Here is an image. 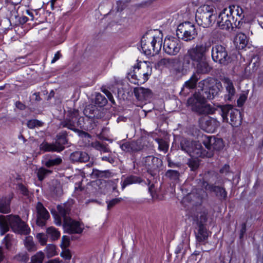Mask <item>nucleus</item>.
I'll list each match as a JSON object with an SVG mask.
<instances>
[{
    "mask_svg": "<svg viewBox=\"0 0 263 263\" xmlns=\"http://www.w3.org/2000/svg\"><path fill=\"white\" fill-rule=\"evenodd\" d=\"M58 214H53L54 223L57 226L62 225L61 217L63 218V227L64 231L69 234H81L83 228L80 223L72 219L69 216L71 208L69 205L63 204L57 206Z\"/></svg>",
    "mask_w": 263,
    "mask_h": 263,
    "instance_id": "nucleus-1",
    "label": "nucleus"
},
{
    "mask_svg": "<svg viewBox=\"0 0 263 263\" xmlns=\"http://www.w3.org/2000/svg\"><path fill=\"white\" fill-rule=\"evenodd\" d=\"M212 42L210 40L203 41L187 49L182 58L183 69H189L191 64L195 65V63L206 59V53L209 51Z\"/></svg>",
    "mask_w": 263,
    "mask_h": 263,
    "instance_id": "nucleus-2",
    "label": "nucleus"
},
{
    "mask_svg": "<svg viewBox=\"0 0 263 263\" xmlns=\"http://www.w3.org/2000/svg\"><path fill=\"white\" fill-rule=\"evenodd\" d=\"M15 233L27 235L30 233L28 225L17 215H0V234L4 235L10 230Z\"/></svg>",
    "mask_w": 263,
    "mask_h": 263,
    "instance_id": "nucleus-3",
    "label": "nucleus"
},
{
    "mask_svg": "<svg viewBox=\"0 0 263 263\" xmlns=\"http://www.w3.org/2000/svg\"><path fill=\"white\" fill-rule=\"evenodd\" d=\"M202 88V93L195 95L194 97L187 100V103L192 106V109L199 114H209L212 113L209 105L205 104V99L212 100L214 98V92H211L209 89Z\"/></svg>",
    "mask_w": 263,
    "mask_h": 263,
    "instance_id": "nucleus-4",
    "label": "nucleus"
},
{
    "mask_svg": "<svg viewBox=\"0 0 263 263\" xmlns=\"http://www.w3.org/2000/svg\"><path fill=\"white\" fill-rule=\"evenodd\" d=\"M162 34H154L153 32L145 33L141 40V49L146 55H154L159 53L162 46Z\"/></svg>",
    "mask_w": 263,
    "mask_h": 263,
    "instance_id": "nucleus-5",
    "label": "nucleus"
},
{
    "mask_svg": "<svg viewBox=\"0 0 263 263\" xmlns=\"http://www.w3.org/2000/svg\"><path fill=\"white\" fill-rule=\"evenodd\" d=\"M216 18V10L212 5H204L198 11L196 20L199 25L203 28L209 27L214 23Z\"/></svg>",
    "mask_w": 263,
    "mask_h": 263,
    "instance_id": "nucleus-6",
    "label": "nucleus"
},
{
    "mask_svg": "<svg viewBox=\"0 0 263 263\" xmlns=\"http://www.w3.org/2000/svg\"><path fill=\"white\" fill-rule=\"evenodd\" d=\"M223 121L229 123L232 126H238L241 124V117L239 110L231 105L218 106Z\"/></svg>",
    "mask_w": 263,
    "mask_h": 263,
    "instance_id": "nucleus-7",
    "label": "nucleus"
},
{
    "mask_svg": "<svg viewBox=\"0 0 263 263\" xmlns=\"http://www.w3.org/2000/svg\"><path fill=\"white\" fill-rule=\"evenodd\" d=\"M202 143L207 150L201 148V157H211L214 151H219L223 147V141L220 138L214 136H205L203 137Z\"/></svg>",
    "mask_w": 263,
    "mask_h": 263,
    "instance_id": "nucleus-8",
    "label": "nucleus"
},
{
    "mask_svg": "<svg viewBox=\"0 0 263 263\" xmlns=\"http://www.w3.org/2000/svg\"><path fill=\"white\" fill-rule=\"evenodd\" d=\"M152 73V66L149 62L145 61L138 63L137 68L134 70V73L132 76V79L135 80L134 83L138 85L146 82Z\"/></svg>",
    "mask_w": 263,
    "mask_h": 263,
    "instance_id": "nucleus-9",
    "label": "nucleus"
},
{
    "mask_svg": "<svg viewBox=\"0 0 263 263\" xmlns=\"http://www.w3.org/2000/svg\"><path fill=\"white\" fill-rule=\"evenodd\" d=\"M176 35L178 39L185 42L194 40L197 35V31L195 25L189 22L179 24L176 30Z\"/></svg>",
    "mask_w": 263,
    "mask_h": 263,
    "instance_id": "nucleus-10",
    "label": "nucleus"
},
{
    "mask_svg": "<svg viewBox=\"0 0 263 263\" xmlns=\"http://www.w3.org/2000/svg\"><path fill=\"white\" fill-rule=\"evenodd\" d=\"M181 149L190 156L201 157L202 145L198 142L183 138L180 141Z\"/></svg>",
    "mask_w": 263,
    "mask_h": 263,
    "instance_id": "nucleus-11",
    "label": "nucleus"
},
{
    "mask_svg": "<svg viewBox=\"0 0 263 263\" xmlns=\"http://www.w3.org/2000/svg\"><path fill=\"white\" fill-rule=\"evenodd\" d=\"M213 60L223 65H228L231 61V58L228 54L226 48L221 45H216L211 50Z\"/></svg>",
    "mask_w": 263,
    "mask_h": 263,
    "instance_id": "nucleus-12",
    "label": "nucleus"
},
{
    "mask_svg": "<svg viewBox=\"0 0 263 263\" xmlns=\"http://www.w3.org/2000/svg\"><path fill=\"white\" fill-rule=\"evenodd\" d=\"M77 110H73L69 112L67 117L61 123V126L66 127L75 132H79L78 127H81Z\"/></svg>",
    "mask_w": 263,
    "mask_h": 263,
    "instance_id": "nucleus-13",
    "label": "nucleus"
},
{
    "mask_svg": "<svg viewBox=\"0 0 263 263\" xmlns=\"http://www.w3.org/2000/svg\"><path fill=\"white\" fill-rule=\"evenodd\" d=\"M181 48V44L179 40L173 36L165 37L163 49L165 53L170 55H176Z\"/></svg>",
    "mask_w": 263,
    "mask_h": 263,
    "instance_id": "nucleus-14",
    "label": "nucleus"
},
{
    "mask_svg": "<svg viewBox=\"0 0 263 263\" xmlns=\"http://www.w3.org/2000/svg\"><path fill=\"white\" fill-rule=\"evenodd\" d=\"M232 7L224 9L219 14L217 18V24L222 29L228 30L232 27V20H234L233 16L231 15Z\"/></svg>",
    "mask_w": 263,
    "mask_h": 263,
    "instance_id": "nucleus-15",
    "label": "nucleus"
},
{
    "mask_svg": "<svg viewBox=\"0 0 263 263\" xmlns=\"http://www.w3.org/2000/svg\"><path fill=\"white\" fill-rule=\"evenodd\" d=\"M142 163L147 170V172L152 175L154 172L158 170L162 164V161L160 159L153 156L145 157L143 158Z\"/></svg>",
    "mask_w": 263,
    "mask_h": 263,
    "instance_id": "nucleus-16",
    "label": "nucleus"
},
{
    "mask_svg": "<svg viewBox=\"0 0 263 263\" xmlns=\"http://www.w3.org/2000/svg\"><path fill=\"white\" fill-rule=\"evenodd\" d=\"M36 222L37 225L40 227L45 226L46 224L47 220L50 217L49 212L43 206V204L40 202H37V203L36 204Z\"/></svg>",
    "mask_w": 263,
    "mask_h": 263,
    "instance_id": "nucleus-17",
    "label": "nucleus"
},
{
    "mask_svg": "<svg viewBox=\"0 0 263 263\" xmlns=\"http://www.w3.org/2000/svg\"><path fill=\"white\" fill-rule=\"evenodd\" d=\"M202 187L206 191L214 192L216 196L221 201L226 200L227 198V192L225 189L222 187L210 184L206 181H203Z\"/></svg>",
    "mask_w": 263,
    "mask_h": 263,
    "instance_id": "nucleus-18",
    "label": "nucleus"
},
{
    "mask_svg": "<svg viewBox=\"0 0 263 263\" xmlns=\"http://www.w3.org/2000/svg\"><path fill=\"white\" fill-rule=\"evenodd\" d=\"M202 128L206 132L213 133L219 126V123L215 119L205 117L201 121Z\"/></svg>",
    "mask_w": 263,
    "mask_h": 263,
    "instance_id": "nucleus-19",
    "label": "nucleus"
},
{
    "mask_svg": "<svg viewBox=\"0 0 263 263\" xmlns=\"http://www.w3.org/2000/svg\"><path fill=\"white\" fill-rule=\"evenodd\" d=\"M222 82L226 90L224 99L227 101H232L235 95L236 90L232 81L228 77H224Z\"/></svg>",
    "mask_w": 263,
    "mask_h": 263,
    "instance_id": "nucleus-20",
    "label": "nucleus"
},
{
    "mask_svg": "<svg viewBox=\"0 0 263 263\" xmlns=\"http://www.w3.org/2000/svg\"><path fill=\"white\" fill-rule=\"evenodd\" d=\"M195 66L196 74H206L209 73L211 68L206 59L201 60V61L195 63Z\"/></svg>",
    "mask_w": 263,
    "mask_h": 263,
    "instance_id": "nucleus-21",
    "label": "nucleus"
},
{
    "mask_svg": "<svg viewBox=\"0 0 263 263\" xmlns=\"http://www.w3.org/2000/svg\"><path fill=\"white\" fill-rule=\"evenodd\" d=\"M204 192L202 190H200L199 193H196V195H195L194 191H193L183 199V201L185 202L190 200V202H192V205L199 204L201 203V199L204 197Z\"/></svg>",
    "mask_w": 263,
    "mask_h": 263,
    "instance_id": "nucleus-22",
    "label": "nucleus"
},
{
    "mask_svg": "<svg viewBox=\"0 0 263 263\" xmlns=\"http://www.w3.org/2000/svg\"><path fill=\"white\" fill-rule=\"evenodd\" d=\"M134 92L136 98L139 101L146 100L152 95V92L150 89L143 87L135 88Z\"/></svg>",
    "mask_w": 263,
    "mask_h": 263,
    "instance_id": "nucleus-23",
    "label": "nucleus"
},
{
    "mask_svg": "<svg viewBox=\"0 0 263 263\" xmlns=\"http://www.w3.org/2000/svg\"><path fill=\"white\" fill-rule=\"evenodd\" d=\"M70 159L74 162H85L89 160V156L86 152L76 151L70 155Z\"/></svg>",
    "mask_w": 263,
    "mask_h": 263,
    "instance_id": "nucleus-24",
    "label": "nucleus"
},
{
    "mask_svg": "<svg viewBox=\"0 0 263 263\" xmlns=\"http://www.w3.org/2000/svg\"><path fill=\"white\" fill-rule=\"evenodd\" d=\"M62 162V159L60 157H51L49 155L46 156L42 163L48 168L61 164Z\"/></svg>",
    "mask_w": 263,
    "mask_h": 263,
    "instance_id": "nucleus-25",
    "label": "nucleus"
},
{
    "mask_svg": "<svg viewBox=\"0 0 263 263\" xmlns=\"http://www.w3.org/2000/svg\"><path fill=\"white\" fill-rule=\"evenodd\" d=\"M12 196L9 195L8 196L0 198V212L8 213L10 211V205Z\"/></svg>",
    "mask_w": 263,
    "mask_h": 263,
    "instance_id": "nucleus-26",
    "label": "nucleus"
},
{
    "mask_svg": "<svg viewBox=\"0 0 263 263\" xmlns=\"http://www.w3.org/2000/svg\"><path fill=\"white\" fill-rule=\"evenodd\" d=\"M84 113L89 118L99 119L101 117L99 110L95 106L93 105L87 106L85 108Z\"/></svg>",
    "mask_w": 263,
    "mask_h": 263,
    "instance_id": "nucleus-27",
    "label": "nucleus"
},
{
    "mask_svg": "<svg viewBox=\"0 0 263 263\" xmlns=\"http://www.w3.org/2000/svg\"><path fill=\"white\" fill-rule=\"evenodd\" d=\"M198 231L196 233L197 240L199 242L205 241L208 237V232L203 224H199Z\"/></svg>",
    "mask_w": 263,
    "mask_h": 263,
    "instance_id": "nucleus-28",
    "label": "nucleus"
},
{
    "mask_svg": "<svg viewBox=\"0 0 263 263\" xmlns=\"http://www.w3.org/2000/svg\"><path fill=\"white\" fill-rule=\"evenodd\" d=\"M234 43L239 49H242L248 43L247 37L244 33H239L235 37Z\"/></svg>",
    "mask_w": 263,
    "mask_h": 263,
    "instance_id": "nucleus-29",
    "label": "nucleus"
},
{
    "mask_svg": "<svg viewBox=\"0 0 263 263\" xmlns=\"http://www.w3.org/2000/svg\"><path fill=\"white\" fill-rule=\"evenodd\" d=\"M40 148L41 150L45 152H60L62 151V147H58L57 144L55 143L50 144L46 142H43L40 145Z\"/></svg>",
    "mask_w": 263,
    "mask_h": 263,
    "instance_id": "nucleus-30",
    "label": "nucleus"
},
{
    "mask_svg": "<svg viewBox=\"0 0 263 263\" xmlns=\"http://www.w3.org/2000/svg\"><path fill=\"white\" fill-rule=\"evenodd\" d=\"M67 133L66 131H62L57 136V139L55 144H57L58 147H62V151L64 149V145L66 144L67 142Z\"/></svg>",
    "mask_w": 263,
    "mask_h": 263,
    "instance_id": "nucleus-31",
    "label": "nucleus"
},
{
    "mask_svg": "<svg viewBox=\"0 0 263 263\" xmlns=\"http://www.w3.org/2000/svg\"><path fill=\"white\" fill-rule=\"evenodd\" d=\"M142 179L138 176L130 175L127 177L122 184V188L124 189L126 186L135 183H140Z\"/></svg>",
    "mask_w": 263,
    "mask_h": 263,
    "instance_id": "nucleus-32",
    "label": "nucleus"
},
{
    "mask_svg": "<svg viewBox=\"0 0 263 263\" xmlns=\"http://www.w3.org/2000/svg\"><path fill=\"white\" fill-rule=\"evenodd\" d=\"M24 245L26 249L29 252H34L37 250V247L33 241V237L30 236L25 238L24 240Z\"/></svg>",
    "mask_w": 263,
    "mask_h": 263,
    "instance_id": "nucleus-33",
    "label": "nucleus"
},
{
    "mask_svg": "<svg viewBox=\"0 0 263 263\" xmlns=\"http://www.w3.org/2000/svg\"><path fill=\"white\" fill-rule=\"evenodd\" d=\"M212 81L211 79H206L200 81L199 83V87H203V89H209L211 92H214L215 96L217 94L218 91L215 90L213 87H211L210 82Z\"/></svg>",
    "mask_w": 263,
    "mask_h": 263,
    "instance_id": "nucleus-34",
    "label": "nucleus"
},
{
    "mask_svg": "<svg viewBox=\"0 0 263 263\" xmlns=\"http://www.w3.org/2000/svg\"><path fill=\"white\" fill-rule=\"evenodd\" d=\"M46 233L52 240H57L60 236V232L53 227L48 228Z\"/></svg>",
    "mask_w": 263,
    "mask_h": 263,
    "instance_id": "nucleus-35",
    "label": "nucleus"
},
{
    "mask_svg": "<svg viewBox=\"0 0 263 263\" xmlns=\"http://www.w3.org/2000/svg\"><path fill=\"white\" fill-rule=\"evenodd\" d=\"M199 79V77L196 74V73H194L190 80L187 81L185 83V86L189 89L194 88L197 84V82Z\"/></svg>",
    "mask_w": 263,
    "mask_h": 263,
    "instance_id": "nucleus-36",
    "label": "nucleus"
},
{
    "mask_svg": "<svg viewBox=\"0 0 263 263\" xmlns=\"http://www.w3.org/2000/svg\"><path fill=\"white\" fill-rule=\"evenodd\" d=\"M44 258V253L42 251H39L31 257L30 261L28 263H43Z\"/></svg>",
    "mask_w": 263,
    "mask_h": 263,
    "instance_id": "nucleus-37",
    "label": "nucleus"
},
{
    "mask_svg": "<svg viewBox=\"0 0 263 263\" xmlns=\"http://www.w3.org/2000/svg\"><path fill=\"white\" fill-rule=\"evenodd\" d=\"M107 102V99L105 97L100 93H97L95 99V103L96 105L100 107L105 106Z\"/></svg>",
    "mask_w": 263,
    "mask_h": 263,
    "instance_id": "nucleus-38",
    "label": "nucleus"
},
{
    "mask_svg": "<svg viewBox=\"0 0 263 263\" xmlns=\"http://www.w3.org/2000/svg\"><path fill=\"white\" fill-rule=\"evenodd\" d=\"M165 176L170 180L177 182L179 179L180 173L177 171L169 170L166 172Z\"/></svg>",
    "mask_w": 263,
    "mask_h": 263,
    "instance_id": "nucleus-39",
    "label": "nucleus"
},
{
    "mask_svg": "<svg viewBox=\"0 0 263 263\" xmlns=\"http://www.w3.org/2000/svg\"><path fill=\"white\" fill-rule=\"evenodd\" d=\"M132 152H136L142 150L144 145L141 139L130 142Z\"/></svg>",
    "mask_w": 263,
    "mask_h": 263,
    "instance_id": "nucleus-40",
    "label": "nucleus"
},
{
    "mask_svg": "<svg viewBox=\"0 0 263 263\" xmlns=\"http://www.w3.org/2000/svg\"><path fill=\"white\" fill-rule=\"evenodd\" d=\"M91 145L93 148L101 152L107 153L109 151L108 148H107L104 144L99 141L92 142Z\"/></svg>",
    "mask_w": 263,
    "mask_h": 263,
    "instance_id": "nucleus-41",
    "label": "nucleus"
},
{
    "mask_svg": "<svg viewBox=\"0 0 263 263\" xmlns=\"http://www.w3.org/2000/svg\"><path fill=\"white\" fill-rule=\"evenodd\" d=\"M52 173V171L44 167H40L37 170V176L39 180H43L48 174Z\"/></svg>",
    "mask_w": 263,
    "mask_h": 263,
    "instance_id": "nucleus-42",
    "label": "nucleus"
},
{
    "mask_svg": "<svg viewBox=\"0 0 263 263\" xmlns=\"http://www.w3.org/2000/svg\"><path fill=\"white\" fill-rule=\"evenodd\" d=\"M174 63V60L172 58H163L161 59L158 64L159 65H163L167 67H172V64Z\"/></svg>",
    "mask_w": 263,
    "mask_h": 263,
    "instance_id": "nucleus-43",
    "label": "nucleus"
},
{
    "mask_svg": "<svg viewBox=\"0 0 263 263\" xmlns=\"http://www.w3.org/2000/svg\"><path fill=\"white\" fill-rule=\"evenodd\" d=\"M232 7V12L231 15L234 13L236 14L237 16H238L240 18V20H241L244 17V15H243V9L241 7L239 6H231Z\"/></svg>",
    "mask_w": 263,
    "mask_h": 263,
    "instance_id": "nucleus-44",
    "label": "nucleus"
},
{
    "mask_svg": "<svg viewBox=\"0 0 263 263\" xmlns=\"http://www.w3.org/2000/svg\"><path fill=\"white\" fill-rule=\"evenodd\" d=\"M194 220L197 221V224L198 226H199L200 223L204 224V223H205L207 220V213L205 212L200 213L199 217L197 216L194 218Z\"/></svg>",
    "mask_w": 263,
    "mask_h": 263,
    "instance_id": "nucleus-45",
    "label": "nucleus"
},
{
    "mask_svg": "<svg viewBox=\"0 0 263 263\" xmlns=\"http://www.w3.org/2000/svg\"><path fill=\"white\" fill-rule=\"evenodd\" d=\"M187 164L192 171H195L198 167L199 162L196 159H191L189 160Z\"/></svg>",
    "mask_w": 263,
    "mask_h": 263,
    "instance_id": "nucleus-46",
    "label": "nucleus"
},
{
    "mask_svg": "<svg viewBox=\"0 0 263 263\" xmlns=\"http://www.w3.org/2000/svg\"><path fill=\"white\" fill-rule=\"evenodd\" d=\"M46 253L49 256H53L56 254V247L54 245L49 244L47 246Z\"/></svg>",
    "mask_w": 263,
    "mask_h": 263,
    "instance_id": "nucleus-47",
    "label": "nucleus"
},
{
    "mask_svg": "<svg viewBox=\"0 0 263 263\" xmlns=\"http://www.w3.org/2000/svg\"><path fill=\"white\" fill-rule=\"evenodd\" d=\"M27 125L28 128L32 129L36 126H41L42 123L37 120L33 119L29 120L27 122Z\"/></svg>",
    "mask_w": 263,
    "mask_h": 263,
    "instance_id": "nucleus-48",
    "label": "nucleus"
},
{
    "mask_svg": "<svg viewBox=\"0 0 263 263\" xmlns=\"http://www.w3.org/2000/svg\"><path fill=\"white\" fill-rule=\"evenodd\" d=\"M36 238L41 245L44 246L46 245L47 240L46 235L44 233H39L36 235Z\"/></svg>",
    "mask_w": 263,
    "mask_h": 263,
    "instance_id": "nucleus-49",
    "label": "nucleus"
},
{
    "mask_svg": "<svg viewBox=\"0 0 263 263\" xmlns=\"http://www.w3.org/2000/svg\"><path fill=\"white\" fill-rule=\"evenodd\" d=\"M3 243L5 247L7 249H9L12 245V238L9 235H7L5 237Z\"/></svg>",
    "mask_w": 263,
    "mask_h": 263,
    "instance_id": "nucleus-50",
    "label": "nucleus"
},
{
    "mask_svg": "<svg viewBox=\"0 0 263 263\" xmlns=\"http://www.w3.org/2000/svg\"><path fill=\"white\" fill-rule=\"evenodd\" d=\"M120 148L125 152H132L130 142H126L122 144Z\"/></svg>",
    "mask_w": 263,
    "mask_h": 263,
    "instance_id": "nucleus-51",
    "label": "nucleus"
},
{
    "mask_svg": "<svg viewBox=\"0 0 263 263\" xmlns=\"http://www.w3.org/2000/svg\"><path fill=\"white\" fill-rule=\"evenodd\" d=\"M108 173H109V172L108 171H101L97 170H93V171L92 172V175H95L98 177H102L106 175Z\"/></svg>",
    "mask_w": 263,
    "mask_h": 263,
    "instance_id": "nucleus-52",
    "label": "nucleus"
},
{
    "mask_svg": "<svg viewBox=\"0 0 263 263\" xmlns=\"http://www.w3.org/2000/svg\"><path fill=\"white\" fill-rule=\"evenodd\" d=\"M61 256L66 260H70L71 258V254L70 251L66 249L61 252Z\"/></svg>",
    "mask_w": 263,
    "mask_h": 263,
    "instance_id": "nucleus-53",
    "label": "nucleus"
},
{
    "mask_svg": "<svg viewBox=\"0 0 263 263\" xmlns=\"http://www.w3.org/2000/svg\"><path fill=\"white\" fill-rule=\"evenodd\" d=\"M70 239L67 236H63L62 238V247L66 249L69 245Z\"/></svg>",
    "mask_w": 263,
    "mask_h": 263,
    "instance_id": "nucleus-54",
    "label": "nucleus"
},
{
    "mask_svg": "<svg viewBox=\"0 0 263 263\" xmlns=\"http://www.w3.org/2000/svg\"><path fill=\"white\" fill-rule=\"evenodd\" d=\"M247 99V95L245 93L241 94L238 99L237 100V104L238 106H241L243 105L244 103L246 102Z\"/></svg>",
    "mask_w": 263,
    "mask_h": 263,
    "instance_id": "nucleus-55",
    "label": "nucleus"
},
{
    "mask_svg": "<svg viewBox=\"0 0 263 263\" xmlns=\"http://www.w3.org/2000/svg\"><path fill=\"white\" fill-rule=\"evenodd\" d=\"M120 200L118 198L113 199L112 200L109 201L107 203V209L109 210L111 208H112L114 205L120 202Z\"/></svg>",
    "mask_w": 263,
    "mask_h": 263,
    "instance_id": "nucleus-56",
    "label": "nucleus"
},
{
    "mask_svg": "<svg viewBox=\"0 0 263 263\" xmlns=\"http://www.w3.org/2000/svg\"><path fill=\"white\" fill-rule=\"evenodd\" d=\"M126 7L125 4L121 2V1H118L117 2V11H122Z\"/></svg>",
    "mask_w": 263,
    "mask_h": 263,
    "instance_id": "nucleus-57",
    "label": "nucleus"
},
{
    "mask_svg": "<svg viewBox=\"0 0 263 263\" xmlns=\"http://www.w3.org/2000/svg\"><path fill=\"white\" fill-rule=\"evenodd\" d=\"M101 159L102 161H107V162H109L110 163H113L114 162V159L109 156H103L102 157Z\"/></svg>",
    "mask_w": 263,
    "mask_h": 263,
    "instance_id": "nucleus-58",
    "label": "nucleus"
},
{
    "mask_svg": "<svg viewBox=\"0 0 263 263\" xmlns=\"http://www.w3.org/2000/svg\"><path fill=\"white\" fill-rule=\"evenodd\" d=\"M62 55L60 51L57 52V53L54 54V56L53 59L51 60V63H55L57 61H58L61 57Z\"/></svg>",
    "mask_w": 263,
    "mask_h": 263,
    "instance_id": "nucleus-59",
    "label": "nucleus"
},
{
    "mask_svg": "<svg viewBox=\"0 0 263 263\" xmlns=\"http://www.w3.org/2000/svg\"><path fill=\"white\" fill-rule=\"evenodd\" d=\"M229 165L225 164L220 170V172L221 173H227L229 171Z\"/></svg>",
    "mask_w": 263,
    "mask_h": 263,
    "instance_id": "nucleus-60",
    "label": "nucleus"
},
{
    "mask_svg": "<svg viewBox=\"0 0 263 263\" xmlns=\"http://www.w3.org/2000/svg\"><path fill=\"white\" fill-rule=\"evenodd\" d=\"M167 162H168V166L169 167H175L178 166L177 164L172 162L170 157H167Z\"/></svg>",
    "mask_w": 263,
    "mask_h": 263,
    "instance_id": "nucleus-61",
    "label": "nucleus"
},
{
    "mask_svg": "<svg viewBox=\"0 0 263 263\" xmlns=\"http://www.w3.org/2000/svg\"><path fill=\"white\" fill-rule=\"evenodd\" d=\"M15 105L16 107L21 110H24L26 108L25 105L20 101L16 102Z\"/></svg>",
    "mask_w": 263,
    "mask_h": 263,
    "instance_id": "nucleus-62",
    "label": "nucleus"
},
{
    "mask_svg": "<svg viewBox=\"0 0 263 263\" xmlns=\"http://www.w3.org/2000/svg\"><path fill=\"white\" fill-rule=\"evenodd\" d=\"M20 190L23 194H24V195H28V190L25 186H24L23 185H21L20 186Z\"/></svg>",
    "mask_w": 263,
    "mask_h": 263,
    "instance_id": "nucleus-63",
    "label": "nucleus"
},
{
    "mask_svg": "<svg viewBox=\"0 0 263 263\" xmlns=\"http://www.w3.org/2000/svg\"><path fill=\"white\" fill-rule=\"evenodd\" d=\"M246 223H243L242 224V227H241V230H240V238H241L244 234L246 232Z\"/></svg>",
    "mask_w": 263,
    "mask_h": 263,
    "instance_id": "nucleus-64",
    "label": "nucleus"
}]
</instances>
